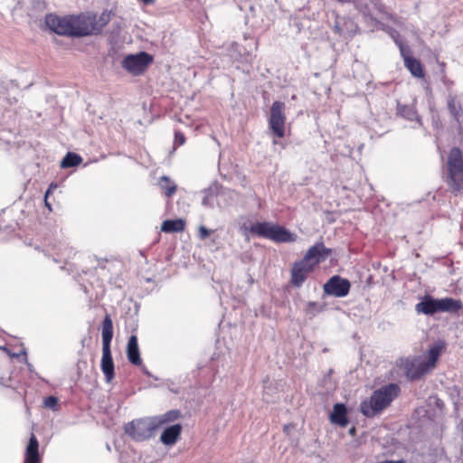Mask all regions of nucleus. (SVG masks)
Here are the masks:
<instances>
[{
  "mask_svg": "<svg viewBox=\"0 0 463 463\" xmlns=\"http://www.w3.org/2000/svg\"><path fill=\"white\" fill-rule=\"evenodd\" d=\"M400 391L397 383H389L379 388L368 400L362 402L361 412L368 418L376 416L391 404L399 395Z\"/></svg>",
  "mask_w": 463,
  "mask_h": 463,
  "instance_id": "nucleus-1",
  "label": "nucleus"
},
{
  "mask_svg": "<svg viewBox=\"0 0 463 463\" xmlns=\"http://www.w3.org/2000/svg\"><path fill=\"white\" fill-rule=\"evenodd\" d=\"M45 25L59 35L82 37L86 33L82 30L80 14L58 16L49 14L45 16Z\"/></svg>",
  "mask_w": 463,
  "mask_h": 463,
  "instance_id": "nucleus-2",
  "label": "nucleus"
},
{
  "mask_svg": "<svg viewBox=\"0 0 463 463\" xmlns=\"http://www.w3.org/2000/svg\"><path fill=\"white\" fill-rule=\"evenodd\" d=\"M102 357L100 369L104 374L107 383H110L115 376V366L111 354V341L113 338V322L109 314L102 321Z\"/></svg>",
  "mask_w": 463,
  "mask_h": 463,
  "instance_id": "nucleus-3",
  "label": "nucleus"
},
{
  "mask_svg": "<svg viewBox=\"0 0 463 463\" xmlns=\"http://www.w3.org/2000/svg\"><path fill=\"white\" fill-rule=\"evenodd\" d=\"M462 307L460 300L452 298H435L426 295L415 306L417 313L432 316L439 312H457Z\"/></svg>",
  "mask_w": 463,
  "mask_h": 463,
  "instance_id": "nucleus-4",
  "label": "nucleus"
},
{
  "mask_svg": "<svg viewBox=\"0 0 463 463\" xmlns=\"http://www.w3.org/2000/svg\"><path fill=\"white\" fill-rule=\"evenodd\" d=\"M245 230L259 237L269 239L275 242H290L294 241L296 236L286 228L273 224L269 222H258Z\"/></svg>",
  "mask_w": 463,
  "mask_h": 463,
  "instance_id": "nucleus-5",
  "label": "nucleus"
},
{
  "mask_svg": "<svg viewBox=\"0 0 463 463\" xmlns=\"http://www.w3.org/2000/svg\"><path fill=\"white\" fill-rule=\"evenodd\" d=\"M158 428L156 417H146L133 420L125 425L124 430L133 440L141 442L153 438Z\"/></svg>",
  "mask_w": 463,
  "mask_h": 463,
  "instance_id": "nucleus-6",
  "label": "nucleus"
},
{
  "mask_svg": "<svg viewBox=\"0 0 463 463\" xmlns=\"http://www.w3.org/2000/svg\"><path fill=\"white\" fill-rule=\"evenodd\" d=\"M448 184L453 191L463 189V156L458 147L450 149L447 161Z\"/></svg>",
  "mask_w": 463,
  "mask_h": 463,
  "instance_id": "nucleus-7",
  "label": "nucleus"
},
{
  "mask_svg": "<svg viewBox=\"0 0 463 463\" xmlns=\"http://www.w3.org/2000/svg\"><path fill=\"white\" fill-rule=\"evenodd\" d=\"M153 61V56L146 52L128 54L121 61V66L132 75L142 74Z\"/></svg>",
  "mask_w": 463,
  "mask_h": 463,
  "instance_id": "nucleus-8",
  "label": "nucleus"
},
{
  "mask_svg": "<svg viewBox=\"0 0 463 463\" xmlns=\"http://www.w3.org/2000/svg\"><path fill=\"white\" fill-rule=\"evenodd\" d=\"M82 30L84 36L98 34L110 20V12L104 11L99 18L94 14H81Z\"/></svg>",
  "mask_w": 463,
  "mask_h": 463,
  "instance_id": "nucleus-9",
  "label": "nucleus"
},
{
  "mask_svg": "<svg viewBox=\"0 0 463 463\" xmlns=\"http://www.w3.org/2000/svg\"><path fill=\"white\" fill-rule=\"evenodd\" d=\"M285 103L281 101H274L270 107L269 127L278 137H283L285 135Z\"/></svg>",
  "mask_w": 463,
  "mask_h": 463,
  "instance_id": "nucleus-10",
  "label": "nucleus"
},
{
  "mask_svg": "<svg viewBox=\"0 0 463 463\" xmlns=\"http://www.w3.org/2000/svg\"><path fill=\"white\" fill-rule=\"evenodd\" d=\"M350 288V281L338 275L332 276L323 286L326 295L335 298L346 297L349 294Z\"/></svg>",
  "mask_w": 463,
  "mask_h": 463,
  "instance_id": "nucleus-11",
  "label": "nucleus"
},
{
  "mask_svg": "<svg viewBox=\"0 0 463 463\" xmlns=\"http://www.w3.org/2000/svg\"><path fill=\"white\" fill-rule=\"evenodd\" d=\"M395 43L398 45L402 57L404 61L405 67L416 78H422L424 76L421 63L419 60L411 56V50L409 46L403 44L398 39H395Z\"/></svg>",
  "mask_w": 463,
  "mask_h": 463,
  "instance_id": "nucleus-12",
  "label": "nucleus"
},
{
  "mask_svg": "<svg viewBox=\"0 0 463 463\" xmlns=\"http://www.w3.org/2000/svg\"><path fill=\"white\" fill-rule=\"evenodd\" d=\"M315 267L301 259L299 261L294 263L291 269V283L295 287H301L307 279L309 273L314 270Z\"/></svg>",
  "mask_w": 463,
  "mask_h": 463,
  "instance_id": "nucleus-13",
  "label": "nucleus"
},
{
  "mask_svg": "<svg viewBox=\"0 0 463 463\" xmlns=\"http://www.w3.org/2000/svg\"><path fill=\"white\" fill-rule=\"evenodd\" d=\"M404 373L408 379L417 380L426 374L430 370L420 359H405L401 361Z\"/></svg>",
  "mask_w": 463,
  "mask_h": 463,
  "instance_id": "nucleus-14",
  "label": "nucleus"
},
{
  "mask_svg": "<svg viewBox=\"0 0 463 463\" xmlns=\"http://www.w3.org/2000/svg\"><path fill=\"white\" fill-rule=\"evenodd\" d=\"M331 249L326 248L323 242H317L308 249L304 255L305 261H308L313 267L326 260L330 255Z\"/></svg>",
  "mask_w": 463,
  "mask_h": 463,
  "instance_id": "nucleus-15",
  "label": "nucleus"
},
{
  "mask_svg": "<svg viewBox=\"0 0 463 463\" xmlns=\"http://www.w3.org/2000/svg\"><path fill=\"white\" fill-rule=\"evenodd\" d=\"M447 107L450 116L453 118L457 125L458 132L461 134L463 129V111L456 97L451 95L449 96Z\"/></svg>",
  "mask_w": 463,
  "mask_h": 463,
  "instance_id": "nucleus-16",
  "label": "nucleus"
},
{
  "mask_svg": "<svg viewBox=\"0 0 463 463\" xmlns=\"http://www.w3.org/2000/svg\"><path fill=\"white\" fill-rule=\"evenodd\" d=\"M330 421L342 428L348 425L347 409L344 403H335L329 416Z\"/></svg>",
  "mask_w": 463,
  "mask_h": 463,
  "instance_id": "nucleus-17",
  "label": "nucleus"
},
{
  "mask_svg": "<svg viewBox=\"0 0 463 463\" xmlns=\"http://www.w3.org/2000/svg\"><path fill=\"white\" fill-rule=\"evenodd\" d=\"M182 426L179 423L171 425L164 430L160 440L166 446L174 445L181 435Z\"/></svg>",
  "mask_w": 463,
  "mask_h": 463,
  "instance_id": "nucleus-18",
  "label": "nucleus"
},
{
  "mask_svg": "<svg viewBox=\"0 0 463 463\" xmlns=\"http://www.w3.org/2000/svg\"><path fill=\"white\" fill-rule=\"evenodd\" d=\"M127 356L128 361L134 365H139L142 363L137 343V337L135 335H132L128 338L127 345Z\"/></svg>",
  "mask_w": 463,
  "mask_h": 463,
  "instance_id": "nucleus-19",
  "label": "nucleus"
},
{
  "mask_svg": "<svg viewBox=\"0 0 463 463\" xmlns=\"http://www.w3.org/2000/svg\"><path fill=\"white\" fill-rule=\"evenodd\" d=\"M397 114L409 121H415L419 127L422 126V121L420 117L419 116L415 106L412 105H402L398 103L397 105Z\"/></svg>",
  "mask_w": 463,
  "mask_h": 463,
  "instance_id": "nucleus-20",
  "label": "nucleus"
},
{
  "mask_svg": "<svg viewBox=\"0 0 463 463\" xmlns=\"http://www.w3.org/2000/svg\"><path fill=\"white\" fill-rule=\"evenodd\" d=\"M25 463H40L39 443L34 434H32L25 450Z\"/></svg>",
  "mask_w": 463,
  "mask_h": 463,
  "instance_id": "nucleus-21",
  "label": "nucleus"
},
{
  "mask_svg": "<svg viewBox=\"0 0 463 463\" xmlns=\"http://www.w3.org/2000/svg\"><path fill=\"white\" fill-rule=\"evenodd\" d=\"M444 348L445 343L443 341H438L430 347L428 351V359L422 361L430 371L435 367L436 363Z\"/></svg>",
  "mask_w": 463,
  "mask_h": 463,
  "instance_id": "nucleus-22",
  "label": "nucleus"
},
{
  "mask_svg": "<svg viewBox=\"0 0 463 463\" xmlns=\"http://www.w3.org/2000/svg\"><path fill=\"white\" fill-rule=\"evenodd\" d=\"M335 17L334 32L340 36L350 35L353 31V22L345 17H340L338 14H335Z\"/></svg>",
  "mask_w": 463,
  "mask_h": 463,
  "instance_id": "nucleus-23",
  "label": "nucleus"
},
{
  "mask_svg": "<svg viewBox=\"0 0 463 463\" xmlns=\"http://www.w3.org/2000/svg\"><path fill=\"white\" fill-rule=\"evenodd\" d=\"M218 187L215 184L210 185L209 187L200 192L202 195V205L205 208H213L214 199L218 194Z\"/></svg>",
  "mask_w": 463,
  "mask_h": 463,
  "instance_id": "nucleus-24",
  "label": "nucleus"
},
{
  "mask_svg": "<svg viewBox=\"0 0 463 463\" xmlns=\"http://www.w3.org/2000/svg\"><path fill=\"white\" fill-rule=\"evenodd\" d=\"M185 222L182 219L165 220L161 225V231L166 233L179 232L184 230Z\"/></svg>",
  "mask_w": 463,
  "mask_h": 463,
  "instance_id": "nucleus-25",
  "label": "nucleus"
},
{
  "mask_svg": "<svg viewBox=\"0 0 463 463\" xmlns=\"http://www.w3.org/2000/svg\"><path fill=\"white\" fill-rule=\"evenodd\" d=\"M82 162V158L80 155L68 152L61 162V168H70L79 165Z\"/></svg>",
  "mask_w": 463,
  "mask_h": 463,
  "instance_id": "nucleus-26",
  "label": "nucleus"
},
{
  "mask_svg": "<svg viewBox=\"0 0 463 463\" xmlns=\"http://www.w3.org/2000/svg\"><path fill=\"white\" fill-rule=\"evenodd\" d=\"M159 185L165 190V194L168 197L172 196L176 191V185L166 175L160 178Z\"/></svg>",
  "mask_w": 463,
  "mask_h": 463,
  "instance_id": "nucleus-27",
  "label": "nucleus"
},
{
  "mask_svg": "<svg viewBox=\"0 0 463 463\" xmlns=\"http://www.w3.org/2000/svg\"><path fill=\"white\" fill-rule=\"evenodd\" d=\"M181 415L180 411L178 410H171L165 414L156 417L159 421V427L166 422L174 421L177 420Z\"/></svg>",
  "mask_w": 463,
  "mask_h": 463,
  "instance_id": "nucleus-28",
  "label": "nucleus"
},
{
  "mask_svg": "<svg viewBox=\"0 0 463 463\" xmlns=\"http://www.w3.org/2000/svg\"><path fill=\"white\" fill-rule=\"evenodd\" d=\"M43 405L45 408H48L53 411H57L59 407L58 398L53 395L48 396L43 400Z\"/></svg>",
  "mask_w": 463,
  "mask_h": 463,
  "instance_id": "nucleus-29",
  "label": "nucleus"
},
{
  "mask_svg": "<svg viewBox=\"0 0 463 463\" xmlns=\"http://www.w3.org/2000/svg\"><path fill=\"white\" fill-rule=\"evenodd\" d=\"M72 249L69 247H65L64 249H60L59 251L56 252V255L60 260H63L67 261L72 256Z\"/></svg>",
  "mask_w": 463,
  "mask_h": 463,
  "instance_id": "nucleus-30",
  "label": "nucleus"
},
{
  "mask_svg": "<svg viewBox=\"0 0 463 463\" xmlns=\"http://www.w3.org/2000/svg\"><path fill=\"white\" fill-rule=\"evenodd\" d=\"M185 142L184 135L180 131H175V145L182 146Z\"/></svg>",
  "mask_w": 463,
  "mask_h": 463,
  "instance_id": "nucleus-31",
  "label": "nucleus"
},
{
  "mask_svg": "<svg viewBox=\"0 0 463 463\" xmlns=\"http://www.w3.org/2000/svg\"><path fill=\"white\" fill-rule=\"evenodd\" d=\"M318 311L317 309V303L310 301L307 303V313L311 314L312 316H315V313Z\"/></svg>",
  "mask_w": 463,
  "mask_h": 463,
  "instance_id": "nucleus-32",
  "label": "nucleus"
},
{
  "mask_svg": "<svg viewBox=\"0 0 463 463\" xmlns=\"http://www.w3.org/2000/svg\"><path fill=\"white\" fill-rule=\"evenodd\" d=\"M199 232H200V238L204 240L206 239L207 237L210 236L211 234V231L208 230L206 227L204 226H201L200 229H199Z\"/></svg>",
  "mask_w": 463,
  "mask_h": 463,
  "instance_id": "nucleus-33",
  "label": "nucleus"
},
{
  "mask_svg": "<svg viewBox=\"0 0 463 463\" xmlns=\"http://www.w3.org/2000/svg\"><path fill=\"white\" fill-rule=\"evenodd\" d=\"M20 355H23L24 356V360L25 362V364H27L28 366V369L30 371H33V365L31 364L28 363V360H27V356H26V352L25 350H23L20 354H14V356H20Z\"/></svg>",
  "mask_w": 463,
  "mask_h": 463,
  "instance_id": "nucleus-34",
  "label": "nucleus"
},
{
  "mask_svg": "<svg viewBox=\"0 0 463 463\" xmlns=\"http://www.w3.org/2000/svg\"><path fill=\"white\" fill-rule=\"evenodd\" d=\"M56 188H57V184H50V186L48 187L47 191L45 192V198H48L49 194H50L51 193H52V191H53L54 189H56Z\"/></svg>",
  "mask_w": 463,
  "mask_h": 463,
  "instance_id": "nucleus-35",
  "label": "nucleus"
},
{
  "mask_svg": "<svg viewBox=\"0 0 463 463\" xmlns=\"http://www.w3.org/2000/svg\"><path fill=\"white\" fill-rule=\"evenodd\" d=\"M355 432H356L355 427H352V428L349 430V434H350V435H352V436H354V435H355Z\"/></svg>",
  "mask_w": 463,
  "mask_h": 463,
  "instance_id": "nucleus-36",
  "label": "nucleus"
},
{
  "mask_svg": "<svg viewBox=\"0 0 463 463\" xmlns=\"http://www.w3.org/2000/svg\"><path fill=\"white\" fill-rule=\"evenodd\" d=\"M44 203H45V206L49 209V210H52L51 208V204L49 203L47 198L44 197Z\"/></svg>",
  "mask_w": 463,
  "mask_h": 463,
  "instance_id": "nucleus-37",
  "label": "nucleus"
},
{
  "mask_svg": "<svg viewBox=\"0 0 463 463\" xmlns=\"http://www.w3.org/2000/svg\"><path fill=\"white\" fill-rule=\"evenodd\" d=\"M442 81L445 85H449L451 83L446 77H443Z\"/></svg>",
  "mask_w": 463,
  "mask_h": 463,
  "instance_id": "nucleus-38",
  "label": "nucleus"
},
{
  "mask_svg": "<svg viewBox=\"0 0 463 463\" xmlns=\"http://www.w3.org/2000/svg\"><path fill=\"white\" fill-rule=\"evenodd\" d=\"M341 4L350 3L352 0H337Z\"/></svg>",
  "mask_w": 463,
  "mask_h": 463,
  "instance_id": "nucleus-39",
  "label": "nucleus"
},
{
  "mask_svg": "<svg viewBox=\"0 0 463 463\" xmlns=\"http://www.w3.org/2000/svg\"><path fill=\"white\" fill-rule=\"evenodd\" d=\"M145 373L147 374V375H150L149 372L145 370Z\"/></svg>",
  "mask_w": 463,
  "mask_h": 463,
  "instance_id": "nucleus-40",
  "label": "nucleus"
},
{
  "mask_svg": "<svg viewBox=\"0 0 463 463\" xmlns=\"http://www.w3.org/2000/svg\"><path fill=\"white\" fill-rule=\"evenodd\" d=\"M2 380H3V379L1 378V379H0V384H3V385H4L5 383L2 382Z\"/></svg>",
  "mask_w": 463,
  "mask_h": 463,
  "instance_id": "nucleus-41",
  "label": "nucleus"
}]
</instances>
